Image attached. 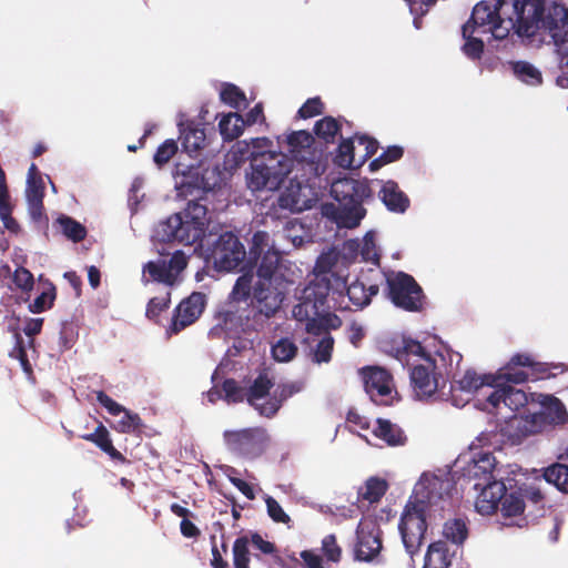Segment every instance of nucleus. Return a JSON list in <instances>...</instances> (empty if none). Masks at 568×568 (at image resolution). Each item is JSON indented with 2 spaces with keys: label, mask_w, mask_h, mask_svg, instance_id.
<instances>
[{
  "label": "nucleus",
  "mask_w": 568,
  "mask_h": 568,
  "mask_svg": "<svg viewBox=\"0 0 568 568\" xmlns=\"http://www.w3.org/2000/svg\"><path fill=\"white\" fill-rule=\"evenodd\" d=\"M224 439L227 447L244 457L256 458L267 448L270 437L265 428H241L226 430Z\"/></svg>",
  "instance_id": "2eb2a0df"
},
{
  "label": "nucleus",
  "mask_w": 568,
  "mask_h": 568,
  "mask_svg": "<svg viewBox=\"0 0 568 568\" xmlns=\"http://www.w3.org/2000/svg\"><path fill=\"white\" fill-rule=\"evenodd\" d=\"M12 210L13 207L9 197L0 201V219L3 223V226L9 232L18 234L21 229L18 221L12 216Z\"/></svg>",
  "instance_id": "0e129e2a"
},
{
  "label": "nucleus",
  "mask_w": 568,
  "mask_h": 568,
  "mask_svg": "<svg viewBox=\"0 0 568 568\" xmlns=\"http://www.w3.org/2000/svg\"><path fill=\"white\" fill-rule=\"evenodd\" d=\"M364 388L377 405L392 406L400 400L393 375L379 366H366L361 369Z\"/></svg>",
  "instance_id": "9d476101"
},
{
  "label": "nucleus",
  "mask_w": 568,
  "mask_h": 568,
  "mask_svg": "<svg viewBox=\"0 0 568 568\" xmlns=\"http://www.w3.org/2000/svg\"><path fill=\"white\" fill-rule=\"evenodd\" d=\"M224 394L223 399L229 404L242 403L247 400V390L242 387L234 378H226L222 384Z\"/></svg>",
  "instance_id": "603ef678"
},
{
  "label": "nucleus",
  "mask_w": 568,
  "mask_h": 568,
  "mask_svg": "<svg viewBox=\"0 0 568 568\" xmlns=\"http://www.w3.org/2000/svg\"><path fill=\"white\" fill-rule=\"evenodd\" d=\"M495 377L498 378L495 386H503L505 383L521 384L530 378L528 372L515 366L509 368V364L501 367Z\"/></svg>",
  "instance_id": "3c124183"
},
{
  "label": "nucleus",
  "mask_w": 568,
  "mask_h": 568,
  "mask_svg": "<svg viewBox=\"0 0 568 568\" xmlns=\"http://www.w3.org/2000/svg\"><path fill=\"white\" fill-rule=\"evenodd\" d=\"M404 155V149L399 145L387 146L386 150L376 159L369 163V170L372 172L379 170L381 168L400 160Z\"/></svg>",
  "instance_id": "6e6d98bb"
},
{
  "label": "nucleus",
  "mask_w": 568,
  "mask_h": 568,
  "mask_svg": "<svg viewBox=\"0 0 568 568\" xmlns=\"http://www.w3.org/2000/svg\"><path fill=\"white\" fill-rule=\"evenodd\" d=\"M337 262V256L333 253H326L318 256L315 263V275H326L329 278H333L337 286H345V282L336 276L332 271Z\"/></svg>",
  "instance_id": "09e8293b"
},
{
  "label": "nucleus",
  "mask_w": 568,
  "mask_h": 568,
  "mask_svg": "<svg viewBox=\"0 0 568 568\" xmlns=\"http://www.w3.org/2000/svg\"><path fill=\"white\" fill-rule=\"evenodd\" d=\"M253 274L245 272L240 275L230 292L224 305L216 312V326L230 336L256 332L261 321L248 304L252 291Z\"/></svg>",
  "instance_id": "f257e3e1"
},
{
  "label": "nucleus",
  "mask_w": 568,
  "mask_h": 568,
  "mask_svg": "<svg viewBox=\"0 0 568 568\" xmlns=\"http://www.w3.org/2000/svg\"><path fill=\"white\" fill-rule=\"evenodd\" d=\"M456 490V483L450 473L429 474L424 473L415 487V501H424L426 508L439 503L450 506L453 491Z\"/></svg>",
  "instance_id": "f8f14e48"
},
{
  "label": "nucleus",
  "mask_w": 568,
  "mask_h": 568,
  "mask_svg": "<svg viewBox=\"0 0 568 568\" xmlns=\"http://www.w3.org/2000/svg\"><path fill=\"white\" fill-rule=\"evenodd\" d=\"M450 565L447 544L443 540L432 542L425 554L423 568H449Z\"/></svg>",
  "instance_id": "7c9ffc66"
},
{
  "label": "nucleus",
  "mask_w": 568,
  "mask_h": 568,
  "mask_svg": "<svg viewBox=\"0 0 568 568\" xmlns=\"http://www.w3.org/2000/svg\"><path fill=\"white\" fill-rule=\"evenodd\" d=\"M144 273H149L150 277L159 283L173 285L175 283V274L168 267L165 261L148 262L143 267Z\"/></svg>",
  "instance_id": "ea45409f"
},
{
  "label": "nucleus",
  "mask_w": 568,
  "mask_h": 568,
  "mask_svg": "<svg viewBox=\"0 0 568 568\" xmlns=\"http://www.w3.org/2000/svg\"><path fill=\"white\" fill-rule=\"evenodd\" d=\"M292 164L290 156L283 153L264 152L253 156L247 186L252 191L277 190L288 175Z\"/></svg>",
  "instance_id": "39448f33"
},
{
  "label": "nucleus",
  "mask_w": 568,
  "mask_h": 568,
  "mask_svg": "<svg viewBox=\"0 0 568 568\" xmlns=\"http://www.w3.org/2000/svg\"><path fill=\"white\" fill-rule=\"evenodd\" d=\"M204 234L202 223L191 222L181 213L170 215L155 229V237L163 243L178 242L183 245H192L202 240Z\"/></svg>",
  "instance_id": "9b49d317"
},
{
  "label": "nucleus",
  "mask_w": 568,
  "mask_h": 568,
  "mask_svg": "<svg viewBox=\"0 0 568 568\" xmlns=\"http://www.w3.org/2000/svg\"><path fill=\"white\" fill-rule=\"evenodd\" d=\"M292 168L290 169L288 175H293V181H301L308 185V182L318 175V164L315 161L314 154L302 155L295 159L290 158Z\"/></svg>",
  "instance_id": "bb28decb"
},
{
  "label": "nucleus",
  "mask_w": 568,
  "mask_h": 568,
  "mask_svg": "<svg viewBox=\"0 0 568 568\" xmlns=\"http://www.w3.org/2000/svg\"><path fill=\"white\" fill-rule=\"evenodd\" d=\"M296 344L288 337H282L272 345V357L278 363L292 361L297 354Z\"/></svg>",
  "instance_id": "49530a36"
},
{
  "label": "nucleus",
  "mask_w": 568,
  "mask_h": 568,
  "mask_svg": "<svg viewBox=\"0 0 568 568\" xmlns=\"http://www.w3.org/2000/svg\"><path fill=\"white\" fill-rule=\"evenodd\" d=\"M443 536L456 546H463L469 536L468 524L463 518H452L443 526Z\"/></svg>",
  "instance_id": "f704fd0d"
},
{
  "label": "nucleus",
  "mask_w": 568,
  "mask_h": 568,
  "mask_svg": "<svg viewBox=\"0 0 568 568\" xmlns=\"http://www.w3.org/2000/svg\"><path fill=\"white\" fill-rule=\"evenodd\" d=\"M531 402L539 404V410L524 415L532 426H564L568 423V412L565 404L551 394L531 393Z\"/></svg>",
  "instance_id": "dca6fc26"
},
{
  "label": "nucleus",
  "mask_w": 568,
  "mask_h": 568,
  "mask_svg": "<svg viewBox=\"0 0 568 568\" xmlns=\"http://www.w3.org/2000/svg\"><path fill=\"white\" fill-rule=\"evenodd\" d=\"M245 125L241 114L231 112L220 120L219 129L223 140L233 141L243 133Z\"/></svg>",
  "instance_id": "c9c22d12"
},
{
  "label": "nucleus",
  "mask_w": 568,
  "mask_h": 568,
  "mask_svg": "<svg viewBox=\"0 0 568 568\" xmlns=\"http://www.w3.org/2000/svg\"><path fill=\"white\" fill-rule=\"evenodd\" d=\"M302 382H292L287 384H280L274 389L272 396L260 406V415L265 417H273L283 403L291 398L293 395L300 393L303 389Z\"/></svg>",
  "instance_id": "5701e85b"
},
{
  "label": "nucleus",
  "mask_w": 568,
  "mask_h": 568,
  "mask_svg": "<svg viewBox=\"0 0 568 568\" xmlns=\"http://www.w3.org/2000/svg\"><path fill=\"white\" fill-rule=\"evenodd\" d=\"M372 433L388 446L404 445L407 439L402 428H372Z\"/></svg>",
  "instance_id": "bf43d9fd"
},
{
  "label": "nucleus",
  "mask_w": 568,
  "mask_h": 568,
  "mask_svg": "<svg viewBox=\"0 0 568 568\" xmlns=\"http://www.w3.org/2000/svg\"><path fill=\"white\" fill-rule=\"evenodd\" d=\"M170 305V293L165 297H152L145 311V316L149 320L156 321L162 312L169 308Z\"/></svg>",
  "instance_id": "774afa93"
},
{
  "label": "nucleus",
  "mask_w": 568,
  "mask_h": 568,
  "mask_svg": "<svg viewBox=\"0 0 568 568\" xmlns=\"http://www.w3.org/2000/svg\"><path fill=\"white\" fill-rule=\"evenodd\" d=\"M207 258L217 271H233L240 266L246 256V251L240 237L232 231L219 234L207 242Z\"/></svg>",
  "instance_id": "6e6552de"
},
{
  "label": "nucleus",
  "mask_w": 568,
  "mask_h": 568,
  "mask_svg": "<svg viewBox=\"0 0 568 568\" xmlns=\"http://www.w3.org/2000/svg\"><path fill=\"white\" fill-rule=\"evenodd\" d=\"M54 300L55 287L51 284L47 291L42 292L31 304H29V311L34 314L42 313L52 307Z\"/></svg>",
  "instance_id": "e2e57ef3"
},
{
  "label": "nucleus",
  "mask_w": 568,
  "mask_h": 568,
  "mask_svg": "<svg viewBox=\"0 0 568 568\" xmlns=\"http://www.w3.org/2000/svg\"><path fill=\"white\" fill-rule=\"evenodd\" d=\"M278 282L256 281L252 283L250 306L258 321L273 317L281 308L285 293Z\"/></svg>",
  "instance_id": "4468645a"
},
{
  "label": "nucleus",
  "mask_w": 568,
  "mask_h": 568,
  "mask_svg": "<svg viewBox=\"0 0 568 568\" xmlns=\"http://www.w3.org/2000/svg\"><path fill=\"white\" fill-rule=\"evenodd\" d=\"M383 531L373 520L363 519L356 528V540L353 548L354 560L363 562H382Z\"/></svg>",
  "instance_id": "ddd939ff"
},
{
  "label": "nucleus",
  "mask_w": 568,
  "mask_h": 568,
  "mask_svg": "<svg viewBox=\"0 0 568 568\" xmlns=\"http://www.w3.org/2000/svg\"><path fill=\"white\" fill-rule=\"evenodd\" d=\"M332 281L333 278L326 275H315L314 281L305 287L303 295L306 296V298H312L320 308H323L331 290L339 287L337 285L334 286Z\"/></svg>",
  "instance_id": "c756f323"
},
{
  "label": "nucleus",
  "mask_w": 568,
  "mask_h": 568,
  "mask_svg": "<svg viewBox=\"0 0 568 568\" xmlns=\"http://www.w3.org/2000/svg\"><path fill=\"white\" fill-rule=\"evenodd\" d=\"M314 141V136L305 130L294 131L288 134L286 138V143L288 145L290 152L292 153L291 159L314 154L312 151Z\"/></svg>",
  "instance_id": "473e14b6"
},
{
  "label": "nucleus",
  "mask_w": 568,
  "mask_h": 568,
  "mask_svg": "<svg viewBox=\"0 0 568 568\" xmlns=\"http://www.w3.org/2000/svg\"><path fill=\"white\" fill-rule=\"evenodd\" d=\"M496 465V458L491 453H479L463 468V477L469 483L474 481L473 488L478 490L486 481L497 480Z\"/></svg>",
  "instance_id": "aec40b11"
},
{
  "label": "nucleus",
  "mask_w": 568,
  "mask_h": 568,
  "mask_svg": "<svg viewBox=\"0 0 568 568\" xmlns=\"http://www.w3.org/2000/svg\"><path fill=\"white\" fill-rule=\"evenodd\" d=\"M320 307L316 305V302L312 301V298H306L303 295L302 301L293 307V317L298 322H305V324L312 320L314 316L320 315Z\"/></svg>",
  "instance_id": "864d4df0"
},
{
  "label": "nucleus",
  "mask_w": 568,
  "mask_h": 568,
  "mask_svg": "<svg viewBox=\"0 0 568 568\" xmlns=\"http://www.w3.org/2000/svg\"><path fill=\"white\" fill-rule=\"evenodd\" d=\"M288 184L278 197V205L291 211H301L306 203L305 190L310 186L301 181H293V175H287Z\"/></svg>",
  "instance_id": "a878e982"
},
{
  "label": "nucleus",
  "mask_w": 568,
  "mask_h": 568,
  "mask_svg": "<svg viewBox=\"0 0 568 568\" xmlns=\"http://www.w3.org/2000/svg\"><path fill=\"white\" fill-rule=\"evenodd\" d=\"M501 515L504 517H516L524 513L525 501L519 491H511L510 494L505 493V497L501 499Z\"/></svg>",
  "instance_id": "de8ad7c7"
},
{
  "label": "nucleus",
  "mask_w": 568,
  "mask_h": 568,
  "mask_svg": "<svg viewBox=\"0 0 568 568\" xmlns=\"http://www.w3.org/2000/svg\"><path fill=\"white\" fill-rule=\"evenodd\" d=\"M495 4L489 1L478 2L470 14L469 20L463 26L462 34H474L476 31L483 33L491 32V27L495 24Z\"/></svg>",
  "instance_id": "4be33fe9"
},
{
  "label": "nucleus",
  "mask_w": 568,
  "mask_h": 568,
  "mask_svg": "<svg viewBox=\"0 0 568 568\" xmlns=\"http://www.w3.org/2000/svg\"><path fill=\"white\" fill-rule=\"evenodd\" d=\"M334 163L343 169H358L356 166L355 156H354V141L352 138L342 139L336 154L334 156Z\"/></svg>",
  "instance_id": "a19ab883"
},
{
  "label": "nucleus",
  "mask_w": 568,
  "mask_h": 568,
  "mask_svg": "<svg viewBox=\"0 0 568 568\" xmlns=\"http://www.w3.org/2000/svg\"><path fill=\"white\" fill-rule=\"evenodd\" d=\"M393 343L398 344V347L392 348L389 352L399 361L407 355L420 356L424 359L430 356L429 354H426L425 348L418 341L406 338L404 336H395Z\"/></svg>",
  "instance_id": "e433bc0d"
},
{
  "label": "nucleus",
  "mask_w": 568,
  "mask_h": 568,
  "mask_svg": "<svg viewBox=\"0 0 568 568\" xmlns=\"http://www.w3.org/2000/svg\"><path fill=\"white\" fill-rule=\"evenodd\" d=\"M324 112V103L320 97L307 99L300 108L297 114L301 119H310Z\"/></svg>",
  "instance_id": "338daca9"
},
{
  "label": "nucleus",
  "mask_w": 568,
  "mask_h": 568,
  "mask_svg": "<svg viewBox=\"0 0 568 568\" xmlns=\"http://www.w3.org/2000/svg\"><path fill=\"white\" fill-rule=\"evenodd\" d=\"M496 387L486 400L481 403L483 409L495 417L496 426H501L503 424L511 426V423L517 418L516 413L528 404H534L531 402V394L527 395L526 392L511 386Z\"/></svg>",
  "instance_id": "423d86ee"
},
{
  "label": "nucleus",
  "mask_w": 568,
  "mask_h": 568,
  "mask_svg": "<svg viewBox=\"0 0 568 568\" xmlns=\"http://www.w3.org/2000/svg\"><path fill=\"white\" fill-rule=\"evenodd\" d=\"M331 195L338 202L333 214L337 225L355 229L366 215L363 203L373 197V191L367 179L343 178L332 183Z\"/></svg>",
  "instance_id": "f03ea898"
},
{
  "label": "nucleus",
  "mask_w": 568,
  "mask_h": 568,
  "mask_svg": "<svg viewBox=\"0 0 568 568\" xmlns=\"http://www.w3.org/2000/svg\"><path fill=\"white\" fill-rule=\"evenodd\" d=\"M513 71L516 77L531 85L540 84L542 82L541 73L532 64L526 61H517L513 63Z\"/></svg>",
  "instance_id": "8fccbe9b"
},
{
  "label": "nucleus",
  "mask_w": 568,
  "mask_h": 568,
  "mask_svg": "<svg viewBox=\"0 0 568 568\" xmlns=\"http://www.w3.org/2000/svg\"><path fill=\"white\" fill-rule=\"evenodd\" d=\"M539 0H497L495 4V24L491 34L499 40L514 31L519 37L531 38V14L537 12Z\"/></svg>",
  "instance_id": "7ed1b4c3"
},
{
  "label": "nucleus",
  "mask_w": 568,
  "mask_h": 568,
  "mask_svg": "<svg viewBox=\"0 0 568 568\" xmlns=\"http://www.w3.org/2000/svg\"><path fill=\"white\" fill-rule=\"evenodd\" d=\"M387 490V483L376 477L369 478L358 490L357 500H366L369 504L378 503Z\"/></svg>",
  "instance_id": "58836bf2"
},
{
  "label": "nucleus",
  "mask_w": 568,
  "mask_h": 568,
  "mask_svg": "<svg viewBox=\"0 0 568 568\" xmlns=\"http://www.w3.org/2000/svg\"><path fill=\"white\" fill-rule=\"evenodd\" d=\"M248 547V535H243L235 539L232 547L234 568H250L251 552Z\"/></svg>",
  "instance_id": "37998d69"
},
{
  "label": "nucleus",
  "mask_w": 568,
  "mask_h": 568,
  "mask_svg": "<svg viewBox=\"0 0 568 568\" xmlns=\"http://www.w3.org/2000/svg\"><path fill=\"white\" fill-rule=\"evenodd\" d=\"M335 341L331 334H325L316 344L313 361L317 364L328 363L332 359Z\"/></svg>",
  "instance_id": "13d9d810"
},
{
  "label": "nucleus",
  "mask_w": 568,
  "mask_h": 568,
  "mask_svg": "<svg viewBox=\"0 0 568 568\" xmlns=\"http://www.w3.org/2000/svg\"><path fill=\"white\" fill-rule=\"evenodd\" d=\"M456 357L457 365L462 361L459 353L446 352L437 353L435 356H428L425 358L424 364L415 365L409 374L410 383L415 395L419 398H429L440 386V379L443 381V387L445 386L444 375L452 373V362Z\"/></svg>",
  "instance_id": "20e7f679"
},
{
  "label": "nucleus",
  "mask_w": 568,
  "mask_h": 568,
  "mask_svg": "<svg viewBox=\"0 0 568 568\" xmlns=\"http://www.w3.org/2000/svg\"><path fill=\"white\" fill-rule=\"evenodd\" d=\"M179 148L178 142L173 139L165 140L162 144H160L153 155L154 163L162 168L176 154Z\"/></svg>",
  "instance_id": "052dcab7"
},
{
  "label": "nucleus",
  "mask_w": 568,
  "mask_h": 568,
  "mask_svg": "<svg viewBox=\"0 0 568 568\" xmlns=\"http://www.w3.org/2000/svg\"><path fill=\"white\" fill-rule=\"evenodd\" d=\"M386 282L387 297L392 303L408 312H418L423 307L424 293L415 278L405 272H382Z\"/></svg>",
  "instance_id": "0eeeda50"
},
{
  "label": "nucleus",
  "mask_w": 568,
  "mask_h": 568,
  "mask_svg": "<svg viewBox=\"0 0 568 568\" xmlns=\"http://www.w3.org/2000/svg\"><path fill=\"white\" fill-rule=\"evenodd\" d=\"M477 491H479L475 501L477 511L481 515H491L498 509L507 488L503 479H497L486 481L485 485L478 487Z\"/></svg>",
  "instance_id": "412c9836"
},
{
  "label": "nucleus",
  "mask_w": 568,
  "mask_h": 568,
  "mask_svg": "<svg viewBox=\"0 0 568 568\" xmlns=\"http://www.w3.org/2000/svg\"><path fill=\"white\" fill-rule=\"evenodd\" d=\"M382 282V272L368 268L347 286V296L354 306L364 308L371 304L372 297L378 294Z\"/></svg>",
  "instance_id": "a211bd4d"
},
{
  "label": "nucleus",
  "mask_w": 568,
  "mask_h": 568,
  "mask_svg": "<svg viewBox=\"0 0 568 568\" xmlns=\"http://www.w3.org/2000/svg\"><path fill=\"white\" fill-rule=\"evenodd\" d=\"M220 95L221 100L231 108L240 109L241 104L246 105V97L244 92L235 84H224Z\"/></svg>",
  "instance_id": "4d7b16f0"
},
{
  "label": "nucleus",
  "mask_w": 568,
  "mask_h": 568,
  "mask_svg": "<svg viewBox=\"0 0 568 568\" xmlns=\"http://www.w3.org/2000/svg\"><path fill=\"white\" fill-rule=\"evenodd\" d=\"M180 139L185 152L195 153L205 146V129L199 123L190 122L181 130Z\"/></svg>",
  "instance_id": "cd10ccee"
},
{
  "label": "nucleus",
  "mask_w": 568,
  "mask_h": 568,
  "mask_svg": "<svg viewBox=\"0 0 568 568\" xmlns=\"http://www.w3.org/2000/svg\"><path fill=\"white\" fill-rule=\"evenodd\" d=\"M12 282L17 288L24 293H29L32 291L34 285L33 274L28 268L20 266L14 271Z\"/></svg>",
  "instance_id": "69168bd1"
},
{
  "label": "nucleus",
  "mask_w": 568,
  "mask_h": 568,
  "mask_svg": "<svg viewBox=\"0 0 568 568\" xmlns=\"http://www.w3.org/2000/svg\"><path fill=\"white\" fill-rule=\"evenodd\" d=\"M539 8L531 14L529 24H532L531 38L539 31L548 32L551 39L559 38L565 32L567 8L558 2L546 4V0H539Z\"/></svg>",
  "instance_id": "f3484780"
},
{
  "label": "nucleus",
  "mask_w": 568,
  "mask_h": 568,
  "mask_svg": "<svg viewBox=\"0 0 568 568\" xmlns=\"http://www.w3.org/2000/svg\"><path fill=\"white\" fill-rule=\"evenodd\" d=\"M97 400L112 416H119L121 413L124 414L120 422V426H143L138 414L126 410L122 405L116 403L104 392L99 390L97 393Z\"/></svg>",
  "instance_id": "c85d7f7f"
},
{
  "label": "nucleus",
  "mask_w": 568,
  "mask_h": 568,
  "mask_svg": "<svg viewBox=\"0 0 568 568\" xmlns=\"http://www.w3.org/2000/svg\"><path fill=\"white\" fill-rule=\"evenodd\" d=\"M183 214L185 219H187L191 222H199L202 223V227L204 231L207 226V209L205 205L201 204L197 201H190L183 212H180Z\"/></svg>",
  "instance_id": "680f3d73"
},
{
  "label": "nucleus",
  "mask_w": 568,
  "mask_h": 568,
  "mask_svg": "<svg viewBox=\"0 0 568 568\" xmlns=\"http://www.w3.org/2000/svg\"><path fill=\"white\" fill-rule=\"evenodd\" d=\"M497 377L493 374L479 375L475 369H467L460 378L454 376L450 390H460L465 393H474L483 386H495Z\"/></svg>",
  "instance_id": "b1692460"
},
{
  "label": "nucleus",
  "mask_w": 568,
  "mask_h": 568,
  "mask_svg": "<svg viewBox=\"0 0 568 568\" xmlns=\"http://www.w3.org/2000/svg\"><path fill=\"white\" fill-rule=\"evenodd\" d=\"M567 371V366L562 363H541L532 361L529 376L532 381L545 379L562 374Z\"/></svg>",
  "instance_id": "a18cd8bd"
},
{
  "label": "nucleus",
  "mask_w": 568,
  "mask_h": 568,
  "mask_svg": "<svg viewBox=\"0 0 568 568\" xmlns=\"http://www.w3.org/2000/svg\"><path fill=\"white\" fill-rule=\"evenodd\" d=\"M542 477L560 493L568 494V465L554 463L544 469Z\"/></svg>",
  "instance_id": "4c0bfd02"
},
{
  "label": "nucleus",
  "mask_w": 568,
  "mask_h": 568,
  "mask_svg": "<svg viewBox=\"0 0 568 568\" xmlns=\"http://www.w3.org/2000/svg\"><path fill=\"white\" fill-rule=\"evenodd\" d=\"M341 123L333 116H324L314 125L315 134L326 143H334L336 135L341 131Z\"/></svg>",
  "instance_id": "c03bdc74"
},
{
  "label": "nucleus",
  "mask_w": 568,
  "mask_h": 568,
  "mask_svg": "<svg viewBox=\"0 0 568 568\" xmlns=\"http://www.w3.org/2000/svg\"><path fill=\"white\" fill-rule=\"evenodd\" d=\"M273 386L274 382L268 377L267 373H260L253 384L246 389L247 403L260 413V406L263 404L260 403V400L270 395V390Z\"/></svg>",
  "instance_id": "72a5a7b5"
},
{
  "label": "nucleus",
  "mask_w": 568,
  "mask_h": 568,
  "mask_svg": "<svg viewBox=\"0 0 568 568\" xmlns=\"http://www.w3.org/2000/svg\"><path fill=\"white\" fill-rule=\"evenodd\" d=\"M427 509L424 501H415L410 498L400 517L398 529L405 549L410 556L417 554L423 544L427 530Z\"/></svg>",
  "instance_id": "1a4fd4ad"
},
{
  "label": "nucleus",
  "mask_w": 568,
  "mask_h": 568,
  "mask_svg": "<svg viewBox=\"0 0 568 568\" xmlns=\"http://www.w3.org/2000/svg\"><path fill=\"white\" fill-rule=\"evenodd\" d=\"M257 264V281L277 282L276 272L281 263V254L274 248H268L260 256Z\"/></svg>",
  "instance_id": "2f4dec72"
},
{
  "label": "nucleus",
  "mask_w": 568,
  "mask_h": 568,
  "mask_svg": "<svg viewBox=\"0 0 568 568\" xmlns=\"http://www.w3.org/2000/svg\"><path fill=\"white\" fill-rule=\"evenodd\" d=\"M382 202L388 211L394 213H404L409 207L410 201L408 196L399 189L398 184L388 180L382 186L378 193Z\"/></svg>",
  "instance_id": "393cba45"
},
{
  "label": "nucleus",
  "mask_w": 568,
  "mask_h": 568,
  "mask_svg": "<svg viewBox=\"0 0 568 568\" xmlns=\"http://www.w3.org/2000/svg\"><path fill=\"white\" fill-rule=\"evenodd\" d=\"M206 306V295L202 292H193L182 300L175 307L170 326L171 333L178 334L185 327L195 323Z\"/></svg>",
  "instance_id": "6ab92c4d"
},
{
  "label": "nucleus",
  "mask_w": 568,
  "mask_h": 568,
  "mask_svg": "<svg viewBox=\"0 0 568 568\" xmlns=\"http://www.w3.org/2000/svg\"><path fill=\"white\" fill-rule=\"evenodd\" d=\"M57 223L61 227L62 234L74 243L81 242L87 236V229L74 219L61 215L57 219Z\"/></svg>",
  "instance_id": "79ce46f5"
},
{
  "label": "nucleus",
  "mask_w": 568,
  "mask_h": 568,
  "mask_svg": "<svg viewBox=\"0 0 568 568\" xmlns=\"http://www.w3.org/2000/svg\"><path fill=\"white\" fill-rule=\"evenodd\" d=\"M272 248L270 246V235L265 231H257L253 234L252 243L248 252V262L257 263L260 256L266 252V250Z\"/></svg>",
  "instance_id": "5fc2aeb1"
}]
</instances>
